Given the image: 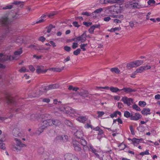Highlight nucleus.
<instances>
[{
    "mask_svg": "<svg viewBox=\"0 0 160 160\" xmlns=\"http://www.w3.org/2000/svg\"><path fill=\"white\" fill-rule=\"evenodd\" d=\"M143 139L142 138L140 139H138L136 138H134L132 139V143L134 146H137L138 145L140 142V141H142Z\"/></svg>",
    "mask_w": 160,
    "mask_h": 160,
    "instance_id": "nucleus-12",
    "label": "nucleus"
},
{
    "mask_svg": "<svg viewBox=\"0 0 160 160\" xmlns=\"http://www.w3.org/2000/svg\"><path fill=\"white\" fill-rule=\"evenodd\" d=\"M121 29L120 27H115L114 28H112L111 29L110 31L111 32H114L116 31H119Z\"/></svg>",
    "mask_w": 160,
    "mask_h": 160,
    "instance_id": "nucleus-52",
    "label": "nucleus"
},
{
    "mask_svg": "<svg viewBox=\"0 0 160 160\" xmlns=\"http://www.w3.org/2000/svg\"><path fill=\"white\" fill-rule=\"evenodd\" d=\"M121 101L124 104H127L128 106H129L132 103H133V100L132 98H128L127 97H124L122 98Z\"/></svg>",
    "mask_w": 160,
    "mask_h": 160,
    "instance_id": "nucleus-8",
    "label": "nucleus"
},
{
    "mask_svg": "<svg viewBox=\"0 0 160 160\" xmlns=\"http://www.w3.org/2000/svg\"><path fill=\"white\" fill-rule=\"evenodd\" d=\"M141 118V115L139 113H136L133 115L132 114L131 118L130 119L131 120H139Z\"/></svg>",
    "mask_w": 160,
    "mask_h": 160,
    "instance_id": "nucleus-16",
    "label": "nucleus"
},
{
    "mask_svg": "<svg viewBox=\"0 0 160 160\" xmlns=\"http://www.w3.org/2000/svg\"><path fill=\"white\" fill-rule=\"evenodd\" d=\"M108 9L111 13L115 12L116 10V5H112L110 6H108L107 8Z\"/></svg>",
    "mask_w": 160,
    "mask_h": 160,
    "instance_id": "nucleus-24",
    "label": "nucleus"
},
{
    "mask_svg": "<svg viewBox=\"0 0 160 160\" xmlns=\"http://www.w3.org/2000/svg\"><path fill=\"white\" fill-rule=\"evenodd\" d=\"M45 21V19H44L43 18H42L41 17L39 18V20H37L35 22L36 24H38L39 23H41Z\"/></svg>",
    "mask_w": 160,
    "mask_h": 160,
    "instance_id": "nucleus-54",
    "label": "nucleus"
},
{
    "mask_svg": "<svg viewBox=\"0 0 160 160\" xmlns=\"http://www.w3.org/2000/svg\"><path fill=\"white\" fill-rule=\"evenodd\" d=\"M13 134L15 137H21L22 134L20 132L19 129L18 128H14L13 130Z\"/></svg>",
    "mask_w": 160,
    "mask_h": 160,
    "instance_id": "nucleus-14",
    "label": "nucleus"
},
{
    "mask_svg": "<svg viewBox=\"0 0 160 160\" xmlns=\"http://www.w3.org/2000/svg\"><path fill=\"white\" fill-rule=\"evenodd\" d=\"M150 110L149 108H144L142 111L141 112L142 114L144 115H147L148 114H150L149 112H150Z\"/></svg>",
    "mask_w": 160,
    "mask_h": 160,
    "instance_id": "nucleus-28",
    "label": "nucleus"
},
{
    "mask_svg": "<svg viewBox=\"0 0 160 160\" xmlns=\"http://www.w3.org/2000/svg\"><path fill=\"white\" fill-rule=\"evenodd\" d=\"M5 99L7 103L8 104L13 103L14 102V99L9 94H7L6 95Z\"/></svg>",
    "mask_w": 160,
    "mask_h": 160,
    "instance_id": "nucleus-9",
    "label": "nucleus"
},
{
    "mask_svg": "<svg viewBox=\"0 0 160 160\" xmlns=\"http://www.w3.org/2000/svg\"><path fill=\"white\" fill-rule=\"evenodd\" d=\"M87 44H81L80 46V47L81 49H82L83 51H85L86 50V48L85 47L87 46Z\"/></svg>",
    "mask_w": 160,
    "mask_h": 160,
    "instance_id": "nucleus-45",
    "label": "nucleus"
},
{
    "mask_svg": "<svg viewBox=\"0 0 160 160\" xmlns=\"http://www.w3.org/2000/svg\"><path fill=\"white\" fill-rule=\"evenodd\" d=\"M2 22L3 26L7 27L8 26V24L11 22L9 20L8 18L7 17L2 18Z\"/></svg>",
    "mask_w": 160,
    "mask_h": 160,
    "instance_id": "nucleus-13",
    "label": "nucleus"
},
{
    "mask_svg": "<svg viewBox=\"0 0 160 160\" xmlns=\"http://www.w3.org/2000/svg\"><path fill=\"white\" fill-rule=\"evenodd\" d=\"M118 147L119 148L120 150H123L125 148H127L126 145L122 143L118 145Z\"/></svg>",
    "mask_w": 160,
    "mask_h": 160,
    "instance_id": "nucleus-39",
    "label": "nucleus"
},
{
    "mask_svg": "<svg viewBox=\"0 0 160 160\" xmlns=\"http://www.w3.org/2000/svg\"><path fill=\"white\" fill-rule=\"evenodd\" d=\"M28 67L30 70L32 72H33L35 70V69L34 67L32 65L29 66Z\"/></svg>",
    "mask_w": 160,
    "mask_h": 160,
    "instance_id": "nucleus-64",
    "label": "nucleus"
},
{
    "mask_svg": "<svg viewBox=\"0 0 160 160\" xmlns=\"http://www.w3.org/2000/svg\"><path fill=\"white\" fill-rule=\"evenodd\" d=\"M102 159L103 160H112L108 152L103 153Z\"/></svg>",
    "mask_w": 160,
    "mask_h": 160,
    "instance_id": "nucleus-15",
    "label": "nucleus"
},
{
    "mask_svg": "<svg viewBox=\"0 0 160 160\" xmlns=\"http://www.w3.org/2000/svg\"><path fill=\"white\" fill-rule=\"evenodd\" d=\"M50 122L51 121L50 119H47L46 120L43 121L42 124V128L45 129L48 126H51Z\"/></svg>",
    "mask_w": 160,
    "mask_h": 160,
    "instance_id": "nucleus-11",
    "label": "nucleus"
},
{
    "mask_svg": "<svg viewBox=\"0 0 160 160\" xmlns=\"http://www.w3.org/2000/svg\"><path fill=\"white\" fill-rule=\"evenodd\" d=\"M76 137L79 139H81L83 136V134L82 131L81 130H78L75 133Z\"/></svg>",
    "mask_w": 160,
    "mask_h": 160,
    "instance_id": "nucleus-21",
    "label": "nucleus"
},
{
    "mask_svg": "<svg viewBox=\"0 0 160 160\" xmlns=\"http://www.w3.org/2000/svg\"><path fill=\"white\" fill-rule=\"evenodd\" d=\"M100 27L99 25H94L90 28L88 29V31L90 33H93L95 28H99Z\"/></svg>",
    "mask_w": 160,
    "mask_h": 160,
    "instance_id": "nucleus-22",
    "label": "nucleus"
},
{
    "mask_svg": "<svg viewBox=\"0 0 160 160\" xmlns=\"http://www.w3.org/2000/svg\"><path fill=\"white\" fill-rule=\"evenodd\" d=\"M134 1H132L127 2V3L125 4V7L127 8L129 7L130 6L132 7L133 5L134 4Z\"/></svg>",
    "mask_w": 160,
    "mask_h": 160,
    "instance_id": "nucleus-35",
    "label": "nucleus"
},
{
    "mask_svg": "<svg viewBox=\"0 0 160 160\" xmlns=\"http://www.w3.org/2000/svg\"><path fill=\"white\" fill-rule=\"evenodd\" d=\"M125 2L124 0H114V1L112 2L114 3H118L120 5H122Z\"/></svg>",
    "mask_w": 160,
    "mask_h": 160,
    "instance_id": "nucleus-41",
    "label": "nucleus"
},
{
    "mask_svg": "<svg viewBox=\"0 0 160 160\" xmlns=\"http://www.w3.org/2000/svg\"><path fill=\"white\" fill-rule=\"evenodd\" d=\"M0 148L3 150H4L6 148L5 144L2 142V141L0 142Z\"/></svg>",
    "mask_w": 160,
    "mask_h": 160,
    "instance_id": "nucleus-59",
    "label": "nucleus"
},
{
    "mask_svg": "<svg viewBox=\"0 0 160 160\" xmlns=\"http://www.w3.org/2000/svg\"><path fill=\"white\" fill-rule=\"evenodd\" d=\"M64 67H62L61 68H53L50 69V70H51L53 71L57 72H61L64 69Z\"/></svg>",
    "mask_w": 160,
    "mask_h": 160,
    "instance_id": "nucleus-25",
    "label": "nucleus"
},
{
    "mask_svg": "<svg viewBox=\"0 0 160 160\" xmlns=\"http://www.w3.org/2000/svg\"><path fill=\"white\" fill-rule=\"evenodd\" d=\"M74 149L76 152H80L82 150V148L80 147V145L76 147Z\"/></svg>",
    "mask_w": 160,
    "mask_h": 160,
    "instance_id": "nucleus-57",
    "label": "nucleus"
},
{
    "mask_svg": "<svg viewBox=\"0 0 160 160\" xmlns=\"http://www.w3.org/2000/svg\"><path fill=\"white\" fill-rule=\"evenodd\" d=\"M47 71V70L44 71V70L41 68H38L36 70V72L38 74H39L43 72H46Z\"/></svg>",
    "mask_w": 160,
    "mask_h": 160,
    "instance_id": "nucleus-49",
    "label": "nucleus"
},
{
    "mask_svg": "<svg viewBox=\"0 0 160 160\" xmlns=\"http://www.w3.org/2000/svg\"><path fill=\"white\" fill-rule=\"evenodd\" d=\"M132 114H131L128 111H125L124 112V116L126 118H131Z\"/></svg>",
    "mask_w": 160,
    "mask_h": 160,
    "instance_id": "nucleus-42",
    "label": "nucleus"
},
{
    "mask_svg": "<svg viewBox=\"0 0 160 160\" xmlns=\"http://www.w3.org/2000/svg\"><path fill=\"white\" fill-rule=\"evenodd\" d=\"M80 142L81 144L83 146V150L85 151L88 147V146L87 145V141L85 139L81 138L80 140Z\"/></svg>",
    "mask_w": 160,
    "mask_h": 160,
    "instance_id": "nucleus-17",
    "label": "nucleus"
},
{
    "mask_svg": "<svg viewBox=\"0 0 160 160\" xmlns=\"http://www.w3.org/2000/svg\"><path fill=\"white\" fill-rule=\"evenodd\" d=\"M64 49L67 52H69L71 50V48L68 46H66L64 47Z\"/></svg>",
    "mask_w": 160,
    "mask_h": 160,
    "instance_id": "nucleus-61",
    "label": "nucleus"
},
{
    "mask_svg": "<svg viewBox=\"0 0 160 160\" xmlns=\"http://www.w3.org/2000/svg\"><path fill=\"white\" fill-rule=\"evenodd\" d=\"M56 14L57 13L56 12H52L49 13H47V15L49 18H51Z\"/></svg>",
    "mask_w": 160,
    "mask_h": 160,
    "instance_id": "nucleus-53",
    "label": "nucleus"
},
{
    "mask_svg": "<svg viewBox=\"0 0 160 160\" xmlns=\"http://www.w3.org/2000/svg\"><path fill=\"white\" fill-rule=\"evenodd\" d=\"M14 140L16 144L12 145V149L13 151L17 152H20L22 150V148L27 146V145L22 143L20 139L15 138Z\"/></svg>",
    "mask_w": 160,
    "mask_h": 160,
    "instance_id": "nucleus-1",
    "label": "nucleus"
},
{
    "mask_svg": "<svg viewBox=\"0 0 160 160\" xmlns=\"http://www.w3.org/2000/svg\"><path fill=\"white\" fill-rule=\"evenodd\" d=\"M8 36V39H12L13 41H14V39H13L14 36L12 35H9L8 32H7L5 33L2 34L1 37V39L0 40V42H2V39H4L6 38L7 36Z\"/></svg>",
    "mask_w": 160,
    "mask_h": 160,
    "instance_id": "nucleus-10",
    "label": "nucleus"
},
{
    "mask_svg": "<svg viewBox=\"0 0 160 160\" xmlns=\"http://www.w3.org/2000/svg\"><path fill=\"white\" fill-rule=\"evenodd\" d=\"M78 47V44L77 43L74 42L73 43L72 46V47L73 49H75Z\"/></svg>",
    "mask_w": 160,
    "mask_h": 160,
    "instance_id": "nucleus-63",
    "label": "nucleus"
},
{
    "mask_svg": "<svg viewBox=\"0 0 160 160\" xmlns=\"http://www.w3.org/2000/svg\"><path fill=\"white\" fill-rule=\"evenodd\" d=\"M130 130L131 132V133L132 135H134L135 134L134 129L133 128V126L132 125H131L130 126Z\"/></svg>",
    "mask_w": 160,
    "mask_h": 160,
    "instance_id": "nucleus-58",
    "label": "nucleus"
},
{
    "mask_svg": "<svg viewBox=\"0 0 160 160\" xmlns=\"http://www.w3.org/2000/svg\"><path fill=\"white\" fill-rule=\"evenodd\" d=\"M155 3V1L154 0H149L148 2V3L149 5L152 6V4H154Z\"/></svg>",
    "mask_w": 160,
    "mask_h": 160,
    "instance_id": "nucleus-62",
    "label": "nucleus"
},
{
    "mask_svg": "<svg viewBox=\"0 0 160 160\" xmlns=\"http://www.w3.org/2000/svg\"><path fill=\"white\" fill-rule=\"evenodd\" d=\"M126 67L128 68H132L135 67L134 61L128 63Z\"/></svg>",
    "mask_w": 160,
    "mask_h": 160,
    "instance_id": "nucleus-29",
    "label": "nucleus"
},
{
    "mask_svg": "<svg viewBox=\"0 0 160 160\" xmlns=\"http://www.w3.org/2000/svg\"><path fill=\"white\" fill-rule=\"evenodd\" d=\"M64 158L65 160H79L77 157L71 153L65 154Z\"/></svg>",
    "mask_w": 160,
    "mask_h": 160,
    "instance_id": "nucleus-7",
    "label": "nucleus"
},
{
    "mask_svg": "<svg viewBox=\"0 0 160 160\" xmlns=\"http://www.w3.org/2000/svg\"><path fill=\"white\" fill-rule=\"evenodd\" d=\"M79 95L80 96L85 98H87L88 97V93L87 91H85L83 92H80L79 93Z\"/></svg>",
    "mask_w": 160,
    "mask_h": 160,
    "instance_id": "nucleus-27",
    "label": "nucleus"
},
{
    "mask_svg": "<svg viewBox=\"0 0 160 160\" xmlns=\"http://www.w3.org/2000/svg\"><path fill=\"white\" fill-rule=\"evenodd\" d=\"M62 140L64 142H67L68 139V136L67 135H63L62 136Z\"/></svg>",
    "mask_w": 160,
    "mask_h": 160,
    "instance_id": "nucleus-44",
    "label": "nucleus"
},
{
    "mask_svg": "<svg viewBox=\"0 0 160 160\" xmlns=\"http://www.w3.org/2000/svg\"><path fill=\"white\" fill-rule=\"evenodd\" d=\"M144 71V69L143 66H141L138 68L135 71V73L137 74L138 73H141Z\"/></svg>",
    "mask_w": 160,
    "mask_h": 160,
    "instance_id": "nucleus-32",
    "label": "nucleus"
},
{
    "mask_svg": "<svg viewBox=\"0 0 160 160\" xmlns=\"http://www.w3.org/2000/svg\"><path fill=\"white\" fill-rule=\"evenodd\" d=\"M138 105L141 107H143L146 105V103L144 101H140L139 102Z\"/></svg>",
    "mask_w": 160,
    "mask_h": 160,
    "instance_id": "nucleus-56",
    "label": "nucleus"
},
{
    "mask_svg": "<svg viewBox=\"0 0 160 160\" xmlns=\"http://www.w3.org/2000/svg\"><path fill=\"white\" fill-rule=\"evenodd\" d=\"M87 119L86 117L85 116H80L77 118L78 121L82 123H84Z\"/></svg>",
    "mask_w": 160,
    "mask_h": 160,
    "instance_id": "nucleus-26",
    "label": "nucleus"
},
{
    "mask_svg": "<svg viewBox=\"0 0 160 160\" xmlns=\"http://www.w3.org/2000/svg\"><path fill=\"white\" fill-rule=\"evenodd\" d=\"M122 90H123L125 93H128L132 92H135L136 91L135 89H133L130 88H122Z\"/></svg>",
    "mask_w": 160,
    "mask_h": 160,
    "instance_id": "nucleus-19",
    "label": "nucleus"
},
{
    "mask_svg": "<svg viewBox=\"0 0 160 160\" xmlns=\"http://www.w3.org/2000/svg\"><path fill=\"white\" fill-rule=\"evenodd\" d=\"M117 115H118L120 117L121 116V113L119 111H116L112 113L111 114L110 116L111 118H113L114 117H116L117 116Z\"/></svg>",
    "mask_w": 160,
    "mask_h": 160,
    "instance_id": "nucleus-23",
    "label": "nucleus"
},
{
    "mask_svg": "<svg viewBox=\"0 0 160 160\" xmlns=\"http://www.w3.org/2000/svg\"><path fill=\"white\" fill-rule=\"evenodd\" d=\"M45 129V128H43L42 127V126H41L40 127L38 130L36 132V134H38V135H40L42 132L43 131V130Z\"/></svg>",
    "mask_w": 160,
    "mask_h": 160,
    "instance_id": "nucleus-40",
    "label": "nucleus"
},
{
    "mask_svg": "<svg viewBox=\"0 0 160 160\" xmlns=\"http://www.w3.org/2000/svg\"><path fill=\"white\" fill-rule=\"evenodd\" d=\"M133 109L136 110L137 111H140L141 109L136 104H134L132 106Z\"/></svg>",
    "mask_w": 160,
    "mask_h": 160,
    "instance_id": "nucleus-55",
    "label": "nucleus"
},
{
    "mask_svg": "<svg viewBox=\"0 0 160 160\" xmlns=\"http://www.w3.org/2000/svg\"><path fill=\"white\" fill-rule=\"evenodd\" d=\"M97 114L98 115V117L100 118L102 116L105 114V113L103 111H97Z\"/></svg>",
    "mask_w": 160,
    "mask_h": 160,
    "instance_id": "nucleus-50",
    "label": "nucleus"
},
{
    "mask_svg": "<svg viewBox=\"0 0 160 160\" xmlns=\"http://www.w3.org/2000/svg\"><path fill=\"white\" fill-rule=\"evenodd\" d=\"M55 28V26H53L52 24H50L46 27V28L47 29V32L48 33L50 32L52 29Z\"/></svg>",
    "mask_w": 160,
    "mask_h": 160,
    "instance_id": "nucleus-37",
    "label": "nucleus"
},
{
    "mask_svg": "<svg viewBox=\"0 0 160 160\" xmlns=\"http://www.w3.org/2000/svg\"><path fill=\"white\" fill-rule=\"evenodd\" d=\"M22 52V48H20L18 50L15 51L14 52V56H7L6 57H5L2 59L1 61L2 62L7 61L8 60H12L16 59V56L19 55L21 54Z\"/></svg>",
    "mask_w": 160,
    "mask_h": 160,
    "instance_id": "nucleus-2",
    "label": "nucleus"
},
{
    "mask_svg": "<svg viewBox=\"0 0 160 160\" xmlns=\"http://www.w3.org/2000/svg\"><path fill=\"white\" fill-rule=\"evenodd\" d=\"M139 154L141 156H143L145 155H149V150H147L144 152H140Z\"/></svg>",
    "mask_w": 160,
    "mask_h": 160,
    "instance_id": "nucleus-48",
    "label": "nucleus"
},
{
    "mask_svg": "<svg viewBox=\"0 0 160 160\" xmlns=\"http://www.w3.org/2000/svg\"><path fill=\"white\" fill-rule=\"evenodd\" d=\"M133 8H139L140 7L138 4L135 1L134 4L132 6Z\"/></svg>",
    "mask_w": 160,
    "mask_h": 160,
    "instance_id": "nucleus-47",
    "label": "nucleus"
},
{
    "mask_svg": "<svg viewBox=\"0 0 160 160\" xmlns=\"http://www.w3.org/2000/svg\"><path fill=\"white\" fill-rule=\"evenodd\" d=\"M12 8V5H9L7 6L6 7H3L2 8V9L5 10V9H11Z\"/></svg>",
    "mask_w": 160,
    "mask_h": 160,
    "instance_id": "nucleus-60",
    "label": "nucleus"
},
{
    "mask_svg": "<svg viewBox=\"0 0 160 160\" xmlns=\"http://www.w3.org/2000/svg\"><path fill=\"white\" fill-rule=\"evenodd\" d=\"M116 10L115 12L117 13L121 12L123 10L122 8L120 6H116Z\"/></svg>",
    "mask_w": 160,
    "mask_h": 160,
    "instance_id": "nucleus-31",
    "label": "nucleus"
},
{
    "mask_svg": "<svg viewBox=\"0 0 160 160\" xmlns=\"http://www.w3.org/2000/svg\"><path fill=\"white\" fill-rule=\"evenodd\" d=\"M61 110L64 113L68 114L74 113L75 112L74 109L69 107H63L61 108Z\"/></svg>",
    "mask_w": 160,
    "mask_h": 160,
    "instance_id": "nucleus-5",
    "label": "nucleus"
},
{
    "mask_svg": "<svg viewBox=\"0 0 160 160\" xmlns=\"http://www.w3.org/2000/svg\"><path fill=\"white\" fill-rule=\"evenodd\" d=\"M81 51V49L78 48L73 52V54L77 56L80 53Z\"/></svg>",
    "mask_w": 160,
    "mask_h": 160,
    "instance_id": "nucleus-46",
    "label": "nucleus"
},
{
    "mask_svg": "<svg viewBox=\"0 0 160 160\" xmlns=\"http://www.w3.org/2000/svg\"><path fill=\"white\" fill-rule=\"evenodd\" d=\"M135 67L140 66L143 62V61L141 60H138L134 61Z\"/></svg>",
    "mask_w": 160,
    "mask_h": 160,
    "instance_id": "nucleus-30",
    "label": "nucleus"
},
{
    "mask_svg": "<svg viewBox=\"0 0 160 160\" xmlns=\"http://www.w3.org/2000/svg\"><path fill=\"white\" fill-rule=\"evenodd\" d=\"M80 145L79 142L73 140L72 142V146L73 148H75L76 147H78Z\"/></svg>",
    "mask_w": 160,
    "mask_h": 160,
    "instance_id": "nucleus-33",
    "label": "nucleus"
},
{
    "mask_svg": "<svg viewBox=\"0 0 160 160\" xmlns=\"http://www.w3.org/2000/svg\"><path fill=\"white\" fill-rule=\"evenodd\" d=\"M44 92L42 88L41 90H37L36 92L33 93L32 96L33 97H38L40 95L42 94Z\"/></svg>",
    "mask_w": 160,
    "mask_h": 160,
    "instance_id": "nucleus-18",
    "label": "nucleus"
},
{
    "mask_svg": "<svg viewBox=\"0 0 160 160\" xmlns=\"http://www.w3.org/2000/svg\"><path fill=\"white\" fill-rule=\"evenodd\" d=\"M58 87V85L57 84H55L45 86L42 88V89L44 92H46L50 90L57 88Z\"/></svg>",
    "mask_w": 160,
    "mask_h": 160,
    "instance_id": "nucleus-6",
    "label": "nucleus"
},
{
    "mask_svg": "<svg viewBox=\"0 0 160 160\" xmlns=\"http://www.w3.org/2000/svg\"><path fill=\"white\" fill-rule=\"evenodd\" d=\"M51 125L52 126L54 125L55 126H58L60 124V122L57 119H50Z\"/></svg>",
    "mask_w": 160,
    "mask_h": 160,
    "instance_id": "nucleus-20",
    "label": "nucleus"
},
{
    "mask_svg": "<svg viewBox=\"0 0 160 160\" xmlns=\"http://www.w3.org/2000/svg\"><path fill=\"white\" fill-rule=\"evenodd\" d=\"M86 32H84L81 36H80L77 38H74L72 39L73 41L76 42H83L86 41Z\"/></svg>",
    "mask_w": 160,
    "mask_h": 160,
    "instance_id": "nucleus-4",
    "label": "nucleus"
},
{
    "mask_svg": "<svg viewBox=\"0 0 160 160\" xmlns=\"http://www.w3.org/2000/svg\"><path fill=\"white\" fill-rule=\"evenodd\" d=\"M110 70L112 72H115L118 74L120 72V70L117 68H111Z\"/></svg>",
    "mask_w": 160,
    "mask_h": 160,
    "instance_id": "nucleus-34",
    "label": "nucleus"
},
{
    "mask_svg": "<svg viewBox=\"0 0 160 160\" xmlns=\"http://www.w3.org/2000/svg\"><path fill=\"white\" fill-rule=\"evenodd\" d=\"M110 91L113 92H117L119 91V89L117 87H111L110 88Z\"/></svg>",
    "mask_w": 160,
    "mask_h": 160,
    "instance_id": "nucleus-36",
    "label": "nucleus"
},
{
    "mask_svg": "<svg viewBox=\"0 0 160 160\" xmlns=\"http://www.w3.org/2000/svg\"><path fill=\"white\" fill-rule=\"evenodd\" d=\"M65 123L66 125H67L68 126L70 127H72V122H71L70 121L68 120H65Z\"/></svg>",
    "mask_w": 160,
    "mask_h": 160,
    "instance_id": "nucleus-51",
    "label": "nucleus"
},
{
    "mask_svg": "<svg viewBox=\"0 0 160 160\" xmlns=\"http://www.w3.org/2000/svg\"><path fill=\"white\" fill-rule=\"evenodd\" d=\"M16 41L17 42L20 43H22L23 42V38L22 36H19L18 37L16 40Z\"/></svg>",
    "mask_w": 160,
    "mask_h": 160,
    "instance_id": "nucleus-38",
    "label": "nucleus"
},
{
    "mask_svg": "<svg viewBox=\"0 0 160 160\" xmlns=\"http://www.w3.org/2000/svg\"><path fill=\"white\" fill-rule=\"evenodd\" d=\"M87 148L89 151L94 153L96 157L100 158L99 155L98 153V152H99L101 151L100 148L97 147V148H95L91 144H89L88 145Z\"/></svg>",
    "mask_w": 160,
    "mask_h": 160,
    "instance_id": "nucleus-3",
    "label": "nucleus"
},
{
    "mask_svg": "<svg viewBox=\"0 0 160 160\" xmlns=\"http://www.w3.org/2000/svg\"><path fill=\"white\" fill-rule=\"evenodd\" d=\"M19 71L20 72H28L29 70L27 69L24 67H22L19 70Z\"/></svg>",
    "mask_w": 160,
    "mask_h": 160,
    "instance_id": "nucleus-43",
    "label": "nucleus"
}]
</instances>
